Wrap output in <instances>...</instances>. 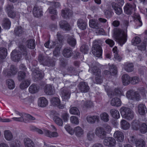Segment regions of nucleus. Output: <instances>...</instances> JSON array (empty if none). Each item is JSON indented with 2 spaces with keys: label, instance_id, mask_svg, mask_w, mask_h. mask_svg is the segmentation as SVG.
Wrapping results in <instances>:
<instances>
[{
  "label": "nucleus",
  "instance_id": "obj_5",
  "mask_svg": "<svg viewBox=\"0 0 147 147\" xmlns=\"http://www.w3.org/2000/svg\"><path fill=\"white\" fill-rule=\"evenodd\" d=\"M92 52L93 54L97 57H100L102 53V50L99 45H94L92 48Z\"/></svg>",
  "mask_w": 147,
  "mask_h": 147
},
{
  "label": "nucleus",
  "instance_id": "obj_9",
  "mask_svg": "<svg viewBox=\"0 0 147 147\" xmlns=\"http://www.w3.org/2000/svg\"><path fill=\"white\" fill-rule=\"evenodd\" d=\"M96 135L100 138L103 139L106 137V135L102 127H98L95 130Z\"/></svg>",
  "mask_w": 147,
  "mask_h": 147
},
{
  "label": "nucleus",
  "instance_id": "obj_62",
  "mask_svg": "<svg viewBox=\"0 0 147 147\" xmlns=\"http://www.w3.org/2000/svg\"><path fill=\"white\" fill-rule=\"evenodd\" d=\"M31 129L32 130L37 132L40 134H42L43 133L44 134V131H43L41 129L35 127H32Z\"/></svg>",
  "mask_w": 147,
  "mask_h": 147
},
{
  "label": "nucleus",
  "instance_id": "obj_2",
  "mask_svg": "<svg viewBox=\"0 0 147 147\" xmlns=\"http://www.w3.org/2000/svg\"><path fill=\"white\" fill-rule=\"evenodd\" d=\"M120 111L122 117L128 120H131L133 118V112L129 108L122 107L120 109Z\"/></svg>",
  "mask_w": 147,
  "mask_h": 147
},
{
  "label": "nucleus",
  "instance_id": "obj_30",
  "mask_svg": "<svg viewBox=\"0 0 147 147\" xmlns=\"http://www.w3.org/2000/svg\"><path fill=\"white\" fill-rule=\"evenodd\" d=\"M11 22L8 19H5L3 20L2 23V27L5 29H9L11 26Z\"/></svg>",
  "mask_w": 147,
  "mask_h": 147
},
{
  "label": "nucleus",
  "instance_id": "obj_35",
  "mask_svg": "<svg viewBox=\"0 0 147 147\" xmlns=\"http://www.w3.org/2000/svg\"><path fill=\"white\" fill-rule=\"evenodd\" d=\"M72 14V12L71 10L66 9L62 11L61 15L64 18L69 17Z\"/></svg>",
  "mask_w": 147,
  "mask_h": 147
},
{
  "label": "nucleus",
  "instance_id": "obj_45",
  "mask_svg": "<svg viewBox=\"0 0 147 147\" xmlns=\"http://www.w3.org/2000/svg\"><path fill=\"white\" fill-rule=\"evenodd\" d=\"M7 84L8 88L10 89H12L15 87V84L13 80L11 79H9L7 81Z\"/></svg>",
  "mask_w": 147,
  "mask_h": 147
},
{
  "label": "nucleus",
  "instance_id": "obj_53",
  "mask_svg": "<svg viewBox=\"0 0 147 147\" xmlns=\"http://www.w3.org/2000/svg\"><path fill=\"white\" fill-rule=\"evenodd\" d=\"M65 128L67 131L70 134L73 135L74 133V130H73L69 125H66L65 126Z\"/></svg>",
  "mask_w": 147,
  "mask_h": 147
},
{
  "label": "nucleus",
  "instance_id": "obj_11",
  "mask_svg": "<svg viewBox=\"0 0 147 147\" xmlns=\"http://www.w3.org/2000/svg\"><path fill=\"white\" fill-rule=\"evenodd\" d=\"M86 120L89 123L92 124L96 121L98 122L99 119V117L97 115L88 116L86 117Z\"/></svg>",
  "mask_w": 147,
  "mask_h": 147
},
{
  "label": "nucleus",
  "instance_id": "obj_40",
  "mask_svg": "<svg viewBox=\"0 0 147 147\" xmlns=\"http://www.w3.org/2000/svg\"><path fill=\"white\" fill-rule=\"evenodd\" d=\"M139 122L138 120H133L131 123V128L133 129L138 130L139 128Z\"/></svg>",
  "mask_w": 147,
  "mask_h": 147
},
{
  "label": "nucleus",
  "instance_id": "obj_42",
  "mask_svg": "<svg viewBox=\"0 0 147 147\" xmlns=\"http://www.w3.org/2000/svg\"><path fill=\"white\" fill-rule=\"evenodd\" d=\"M107 92L109 96H110L111 95H115L117 96H120L122 95V92L119 89H116L115 90V94L113 93L112 94V92L111 91H107Z\"/></svg>",
  "mask_w": 147,
  "mask_h": 147
},
{
  "label": "nucleus",
  "instance_id": "obj_58",
  "mask_svg": "<svg viewBox=\"0 0 147 147\" xmlns=\"http://www.w3.org/2000/svg\"><path fill=\"white\" fill-rule=\"evenodd\" d=\"M10 147H20L19 141L15 140L11 142L10 144Z\"/></svg>",
  "mask_w": 147,
  "mask_h": 147
},
{
  "label": "nucleus",
  "instance_id": "obj_19",
  "mask_svg": "<svg viewBox=\"0 0 147 147\" xmlns=\"http://www.w3.org/2000/svg\"><path fill=\"white\" fill-rule=\"evenodd\" d=\"M11 58L12 60L15 61H18L21 58V55L18 54L16 50H14L11 53Z\"/></svg>",
  "mask_w": 147,
  "mask_h": 147
},
{
  "label": "nucleus",
  "instance_id": "obj_17",
  "mask_svg": "<svg viewBox=\"0 0 147 147\" xmlns=\"http://www.w3.org/2000/svg\"><path fill=\"white\" fill-rule=\"evenodd\" d=\"M48 104V101L46 98L41 97L38 99V105L41 107H45Z\"/></svg>",
  "mask_w": 147,
  "mask_h": 147
},
{
  "label": "nucleus",
  "instance_id": "obj_1",
  "mask_svg": "<svg viewBox=\"0 0 147 147\" xmlns=\"http://www.w3.org/2000/svg\"><path fill=\"white\" fill-rule=\"evenodd\" d=\"M127 31L126 29L123 30L120 29H117L114 32L113 38L121 46L124 44L127 40Z\"/></svg>",
  "mask_w": 147,
  "mask_h": 147
},
{
  "label": "nucleus",
  "instance_id": "obj_3",
  "mask_svg": "<svg viewBox=\"0 0 147 147\" xmlns=\"http://www.w3.org/2000/svg\"><path fill=\"white\" fill-rule=\"evenodd\" d=\"M19 116L20 117H13L12 119L15 121H24V120H34L35 118L28 114L19 113Z\"/></svg>",
  "mask_w": 147,
  "mask_h": 147
},
{
  "label": "nucleus",
  "instance_id": "obj_24",
  "mask_svg": "<svg viewBox=\"0 0 147 147\" xmlns=\"http://www.w3.org/2000/svg\"><path fill=\"white\" fill-rule=\"evenodd\" d=\"M110 71V72L107 70H105L104 71V74L105 75H108L111 73L112 75H114L117 73V69L114 65H113L111 67Z\"/></svg>",
  "mask_w": 147,
  "mask_h": 147
},
{
  "label": "nucleus",
  "instance_id": "obj_26",
  "mask_svg": "<svg viewBox=\"0 0 147 147\" xmlns=\"http://www.w3.org/2000/svg\"><path fill=\"white\" fill-rule=\"evenodd\" d=\"M100 120L104 122H107L109 120V115L106 113H101L100 115Z\"/></svg>",
  "mask_w": 147,
  "mask_h": 147
},
{
  "label": "nucleus",
  "instance_id": "obj_15",
  "mask_svg": "<svg viewBox=\"0 0 147 147\" xmlns=\"http://www.w3.org/2000/svg\"><path fill=\"white\" fill-rule=\"evenodd\" d=\"M4 136L5 139L8 141L13 140V136L12 132L9 130H5L4 132Z\"/></svg>",
  "mask_w": 147,
  "mask_h": 147
},
{
  "label": "nucleus",
  "instance_id": "obj_57",
  "mask_svg": "<svg viewBox=\"0 0 147 147\" xmlns=\"http://www.w3.org/2000/svg\"><path fill=\"white\" fill-rule=\"evenodd\" d=\"M136 25V28H138V27L141 26L142 25V23L140 20V18L138 17L137 19H136L135 20Z\"/></svg>",
  "mask_w": 147,
  "mask_h": 147
},
{
  "label": "nucleus",
  "instance_id": "obj_18",
  "mask_svg": "<svg viewBox=\"0 0 147 147\" xmlns=\"http://www.w3.org/2000/svg\"><path fill=\"white\" fill-rule=\"evenodd\" d=\"M45 92L48 95H52L55 92L54 87L50 85H47L46 86Z\"/></svg>",
  "mask_w": 147,
  "mask_h": 147
},
{
  "label": "nucleus",
  "instance_id": "obj_32",
  "mask_svg": "<svg viewBox=\"0 0 147 147\" xmlns=\"http://www.w3.org/2000/svg\"><path fill=\"white\" fill-rule=\"evenodd\" d=\"M39 87L35 84H33L29 88V92L31 93L34 94L39 89Z\"/></svg>",
  "mask_w": 147,
  "mask_h": 147
},
{
  "label": "nucleus",
  "instance_id": "obj_51",
  "mask_svg": "<svg viewBox=\"0 0 147 147\" xmlns=\"http://www.w3.org/2000/svg\"><path fill=\"white\" fill-rule=\"evenodd\" d=\"M67 41L69 45L72 47H74L76 44V40L73 38V36H71L69 38Z\"/></svg>",
  "mask_w": 147,
  "mask_h": 147
},
{
  "label": "nucleus",
  "instance_id": "obj_22",
  "mask_svg": "<svg viewBox=\"0 0 147 147\" xmlns=\"http://www.w3.org/2000/svg\"><path fill=\"white\" fill-rule=\"evenodd\" d=\"M118 4L115 3H113L112 4V6L115 11V13L117 15L121 14L122 12L121 8L120 6H118Z\"/></svg>",
  "mask_w": 147,
  "mask_h": 147
},
{
  "label": "nucleus",
  "instance_id": "obj_31",
  "mask_svg": "<svg viewBox=\"0 0 147 147\" xmlns=\"http://www.w3.org/2000/svg\"><path fill=\"white\" fill-rule=\"evenodd\" d=\"M110 113L112 117L118 119L120 117L119 111L115 109H112L110 111Z\"/></svg>",
  "mask_w": 147,
  "mask_h": 147
},
{
  "label": "nucleus",
  "instance_id": "obj_55",
  "mask_svg": "<svg viewBox=\"0 0 147 147\" xmlns=\"http://www.w3.org/2000/svg\"><path fill=\"white\" fill-rule=\"evenodd\" d=\"M23 32V30L21 27H18L16 28L14 31V33L17 35L19 36Z\"/></svg>",
  "mask_w": 147,
  "mask_h": 147
},
{
  "label": "nucleus",
  "instance_id": "obj_39",
  "mask_svg": "<svg viewBox=\"0 0 147 147\" xmlns=\"http://www.w3.org/2000/svg\"><path fill=\"white\" fill-rule=\"evenodd\" d=\"M53 120L56 124L60 126H62L63 125V121L59 117L55 116L53 117Z\"/></svg>",
  "mask_w": 147,
  "mask_h": 147
},
{
  "label": "nucleus",
  "instance_id": "obj_54",
  "mask_svg": "<svg viewBox=\"0 0 147 147\" xmlns=\"http://www.w3.org/2000/svg\"><path fill=\"white\" fill-rule=\"evenodd\" d=\"M140 42V38L137 36L134 38L131 41V42L133 45H136L139 44Z\"/></svg>",
  "mask_w": 147,
  "mask_h": 147
},
{
  "label": "nucleus",
  "instance_id": "obj_50",
  "mask_svg": "<svg viewBox=\"0 0 147 147\" xmlns=\"http://www.w3.org/2000/svg\"><path fill=\"white\" fill-rule=\"evenodd\" d=\"M103 129L105 132L106 135L107 133H109L111 130V127L107 124H105L103 126Z\"/></svg>",
  "mask_w": 147,
  "mask_h": 147
},
{
  "label": "nucleus",
  "instance_id": "obj_7",
  "mask_svg": "<svg viewBox=\"0 0 147 147\" xmlns=\"http://www.w3.org/2000/svg\"><path fill=\"white\" fill-rule=\"evenodd\" d=\"M13 7L12 5H8L6 7L5 10L7 12L8 16L11 18H14L15 16H17V18H19V15H16V13L13 11Z\"/></svg>",
  "mask_w": 147,
  "mask_h": 147
},
{
  "label": "nucleus",
  "instance_id": "obj_52",
  "mask_svg": "<svg viewBox=\"0 0 147 147\" xmlns=\"http://www.w3.org/2000/svg\"><path fill=\"white\" fill-rule=\"evenodd\" d=\"M140 131L142 133H144L147 131V125L145 123H143L140 127Z\"/></svg>",
  "mask_w": 147,
  "mask_h": 147
},
{
  "label": "nucleus",
  "instance_id": "obj_63",
  "mask_svg": "<svg viewBox=\"0 0 147 147\" xmlns=\"http://www.w3.org/2000/svg\"><path fill=\"white\" fill-rule=\"evenodd\" d=\"M105 42L109 45L111 47H112L114 45V41L110 39H108L105 41Z\"/></svg>",
  "mask_w": 147,
  "mask_h": 147
},
{
  "label": "nucleus",
  "instance_id": "obj_6",
  "mask_svg": "<svg viewBox=\"0 0 147 147\" xmlns=\"http://www.w3.org/2000/svg\"><path fill=\"white\" fill-rule=\"evenodd\" d=\"M136 6L134 4L127 3L124 7V12L127 14H131L135 10Z\"/></svg>",
  "mask_w": 147,
  "mask_h": 147
},
{
  "label": "nucleus",
  "instance_id": "obj_23",
  "mask_svg": "<svg viewBox=\"0 0 147 147\" xmlns=\"http://www.w3.org/2000/svg\"><path fill=\"white\" fill-rule=\"evenodd\" d=\"M122 82L124 85H127L131 82V78L127 74L123 75L122 77Z\"/></svg>",
  "mask_w": 147,
  "mask_h": 147
},
{
  "label": "nucleus",
  "instance_id": "obj_56",
  "mask_svg": "<svg viewBox=\"0 0 147 147\" xmlns=\"http://www.w3.org/2000/svg\"><path fill=\"white\" fill-rule=\"evenodd\" d=\"M61 117L63 119L64 122H67L68 120L69 117V114L67 113H64L61 115Z\"/></svg>",
  "mask_w": 147,
  "mask_h": 147
},
{
  "label": "nucleus",
  "instance_id": "obj_41",
  "mask_svg": "<svg viewBox=\"0 0 147 147\" xmlns=\"http://www.w3.org/2000/svg\"><path fill=\"white\" fill-rule=\"evenodd\" d=\"M69 113L73 115H80V113L78 109L76 107H72L69 109Z\"/></svg>",
  "mask_w": 147,
  "mask_h": 147
},
{
  "label": "nucleus",
  "instance_id": "obj_27",
  "mask_svg": "<svg viewBox=\"0 0 147 147\" xmlns=\"http://www.w3.org/2000/svg\"><path fill=\"white\" fill-rule=\"evenodd\" d=\"M24 142L26 147H35L34 142L29 138L25 139Z\"/></svg>",
  "mask_w": 147,
  "mask_h": 147
},
{
  "label": "nucleus",
  "instance_id": "obj_29",
  "mask_svg": "<svg viewBox=\"0 0 147 147\" xmlns=\"http://www.w3.org/2000/svg\"><path fill=\"white\" fill-rule=\"evenodd\" d=\"M59 26L61 28L66 30H69L70 27L66 21H62L59 23Z\"/></svg>",
  "mask_w": 147,
  "mask_h": 147
},
{
  "label": "nucleus",
  "instance_id": "obj_20",
  "mask_svg": "<svg viewBox=\"0 0 147 147\" xmlns=\"http://www.w3.org/2000/svg\"><path fill=\"white\" fill-rule=\"evenodd\" d=\"M121 127L123 130H127L130 127V124L127 121L124 119H122L120 122Z\"/></svg>",
  "mask_w": 147,
  "mask_h": 147
},
{
  "label": "nucleus",
  "instance_id": "obj_38",
  "mask_svg": "<svg viewBox=\"0 0 147 147\" xmlns=\"http://www.w3.org/2000/svg\"><path fill=\"white\" fill-rule=\"evenodd\" d=\"M17 72V70L16 69L14 66L12 65L9 71L7 72V75L8 76H12L15 74Z\"/></svg>",
  "mask_w": 147,
  "mask_h": 147
},
{
  "label": "nucleus",
  "instance_id": "obj_14",
  "mask_svg": "<svg viewBox=\"0 0 147 147\" xmlns=\"http://www.w3.org/2000/svg\"><path fill=\"white\" fill-rule=\"evenodd\" d=\"M79 88L83 92H87L89 89V87L86 83L81 82L79 84Z\"/></svg>",
  "mask_w": 147,
  "mask_h": 147
},
{
  "label": "nucleus",
  "instance_id": "obj_13",
  "mask_svg": "<svg viewBox=\"0 0 147 147\" xmlns=\"http://www.w3.org/2000/svg\"><path fill=\"white\" fill-rule=\"evenodd\" d=\"M33 14L35 17H38L42 15V11L41 8L35 6L33 10Z\"/></svg>",
  "mask_w": 147,
  "mask_h": 147
},
{
  "label": "nucleus",
  "instance_id": "obj_61",
  "mask_svg": "<svg viewBox=\"0 0 147 147\" xmlns=\"http://www.w3.org/2000/svg\"><path fill=\"white\" fill-rule=\"evenodd\" d=\"M25 73L20 71L18 73V79L21 81L25 78Z\"/></svg>",
  "mask_w": 147,
  "mask_h": 147
},
{
  "label": "nucleus",
  "instance_id": "obj_36",
  "mask_svg": "<svg viewBox=\"0 0 147 147\" xmlns=\"http://www.w3.org/2000/svg\"><path fill=\"white\" fill-rule=\"evenodd\" d=\"M136 147H145L146 143L142 139H140L136 141L135 142Z\"/></svg>",
  "mask_w": 147,
  "mask_h": 147
},
{
  "label": "nucleus",
  "instance_id": "obj_25",
  "mask_svg": "<svg viewBox=\"0 0 147 147\" xmlns=\"http://www.w3.org/2000/svg\"><path fill=\"white\" fill-rule=\"evenodd\" d=\"M138 112L140 114L144 115L146 112V108L145 105L142 104L139 105L138 107Z\"/></svg>",
  "mask_w": 147,
  "mask_h": 147
},
{
  "label": "nucleus",
  "instance_id": "obj_16",
  "mask_svg": "<svg viewBox=\"0 0 147 147\" xmlns=\"http://www.w3.org/2000/svg\"><path fill=\"white\" fill-rule=\"evenodd\" d=\"M77 25L81 30H84L86 29L87 25L86 23L82 19H79L77 21Z\"/></svg>",
  "mask_w": 147,
  "mask_h": 147
},
{
  "label": "nucleus",
  "instance_id": "obj_44",
  "mask_svg": "<svg viewBox=\"0 0 147 147\" xmlns=\"http://www.w3.org/2000/svg\"><path fill=\"white\" fill-rule=\"evenodd\" d=\"M30 84V82L28 80L23 81L20 85V88L22 89L27 88Z\"/></svg>",
  "mask_w": 147,
  "mask_h": 147
},
{
  "label": "nucleus",
  "instance_id": "obj_12",
  "mask_svg": "<svg viewBox=\"0 0 147 147\" xmlns=\"http://www.w3.org/2000/svg\"><path fill=\"white\" fill-rule=\"evenodd\" d=\"M114 137L117 141L121 142L123 141L124 138L123 134L121 131H116L113 135Z\"/></svg>",
  "mask_w": 147,
  "mask_h": 147
},
{
  "label": "nucleus",
  "instance_id": "obj_48",
  "mask_svg": "<svg viewBox=\"0 0 147 147\" xmlns=\"http://www.w3.org/2000/svg\"><path fill=\"white\" fill-rule=\"evenodd\" d=\"M70 121L71 122L74 124L77 125L79 123V121L78 118L75 116H71L70 117Z\"/></svg>",
  "mask_w": 147,
  "mask_h": 147
},
{
  "label": "nucleus",
  "instance_id": "obj_37",
  "mask_svg": "<svg viewBox=\"0 0 147 147\" xmlns=\"http://www.w3.org/2000/svg\"><path fill=\"white\" fill-rule=\"evenodd\" d=\"M133 65L131 63H126L125 64L123 68L127 72H131L133 69Z\"/></svg>",
  "mask_w": 147,
  "mask_h": 147
},
{
  "label": "nucleus",
  "instance_id": "obj_59",
  "mask_svg": "<svg viewBox=\"0 0 147 147\" xmlns=\"http://www.w3.org/2000/svg\"><path fill=\"white\" fill-rule=\"evenodd\" d=\"M139 79L138 78L134 77L131 78V83L133 84H135L139 82Z\"/></svg>",
  "mask_w": 147,
  "mask_h": 147
},
{
  "label": "nucleus",
  "instance_id": "obj_28",
  "mask_svg": "<svg viewBox=\"0 0 147 147\" xmlns=\"http://www.w3.org/2000/svg\"><path fill=\"white\" fill-rule=\"evenodd\" d=\"M111 104L113 106L119 107L121 105V102L118 98H115L111 100Z\"/></svg>",
  "mask_w": 147,
  "mask_h": 147
},
{
  "label": "nucleus",
  "instance_id": "obj_8",
  "mask_svg": "<svg viewBox=\"0 0 147 147\" xmlns=\"http://www.w3.org/2000/svg\"><path fill=\"white\" fill-rule=\"evenodd\" d=\"M51 102L54 106H57L60 109H63L65 106L64 105L61 104L60 100L57 97H53L52 98Z\"/></svg>",
  "mask_w": 147,
  "mask_h": 147
},
{
  "label": "nucleus",
  "instance_id": "obj_34",
  "mask_svg": "<svg viewBox=\"0 0 147 147\" xmlns=\"http://www.w3.org/2000/svg\"><path fill=\"white\" fill-rule=\"evenodd\" d=\"M89 26L92 28H97L98 27V24L94 19H91L89 22Z\"/></svg>",
  "mask_w": 147,
  "mask_h": 147
},
{
  "label": "nucleus",
  "instance_id": "obj_64",
  "mask_svg": "<svg viewBox=\"0 0 147 147\" xmlns=\"http://www.w3.org/2000/svg\"><path fill=\"white\" fill-rule=\"evenodd\" d=\"M44 134L48 137L51 138V132L47 129H44Z\"/></svg>",
  "mask_w": 147,
  "mask_h": 147
},
{
  "label": "nucleus",
  "instance_id": "obj_21",
  "mask_svg": "<svg viewBox=\"0 0 147 147\" xmlns=\"http://www.w3.org/2000/svg\"><path fill=\"white\" fill-rule=\"evenodd\" d=\"M74 131L75 135L77 137L81 136L84 134L83 130L79 126L75 127Z\"/></svg>",
  "mask_w": 147,
  "mask_h": 147
},
{
  "label": "nucleus",
  "instance_id": "obj_4",
  "mask_svg": "<svg viewBox=\"0 0 147 147\" xmlns=\"http://www.w3.org/2000/svg\"><path fill=\"white\" fill-rule=\"evenodd\" d=\"M126 96L129 99L139 100L140 98L139 94L132 90L127 91L126 94Z\"/></svg>",
  "mask_w": 147,
  "mask_h": 147
},
{
  "label": "nucleus",
  "instance_id": "obj_10",
  "mask_svg": "<svg viewBox=\"0 0 147 147\" xmlns=\"http://www.w3.org/2000/svg\"><path fill=\"white\" fill-rule=\"evenodd\" d=\"M116 143L115 139L112 137H107L104 140L103 144L105 146L109 147L114 146Z\"/></svg>",
  "mask_w": 147,
  "mask_h": 147
},
{
  "label": "nucleus",
  "instance_id": "obj_60",
  "mask_svg": "<svg viewBox=\"0 0 147 147\" xmlns=\"http://www.w3.org/2000/svg\"><path fill=\"white\" fill-rule=\"evenodd\" d=\"M88 50V49L87 46L85 45L82 46L80 48V51L84 54L87 53Z\"/></svg>",
  "mask_w": 147,
  "mask_h": 147
},
{
  "label": "nucleus",
  "instance_id": "obj_47",
  "mask_svg": "<svg viewBox=\"0 0 147 147\" xmlns=\"http://www.w3.org/2000/svg\"><path fill=\"white\" fill-rule=\"evenodd\" d=\"M63 56L66 57H69L72 54V51L68 49H65L63 51Z\"/></svg>",
  "mask_w": 147,
  "mask_h": 147
},
{
  "label": "nucleus",
  "instance_id": "obj_46",
  "mask_svg": "<svg viewBox=\"0 0 147 147\" xmlns=\"http://www.w3.org/2000/svg\"><path fill=\"white\" fill-rule=\"evenodd\" d=\"M113 51L114 54V58L120 61L121 59V57L118 55L117 48V47H115L113 49Z\"/></svg>",
  "mask_w": 147,
  "mask_h": 147
},
{
  "label": "nucleus",
  "instance_id": "obj_43",
  "mask_svg": "<svg viewBox=\"0 0 147 147\" xmlns=\"http://www.w3.org/2000/svg\"><path fill=\"white\" fill-rule=\"evenodd\" d=\"M70 96V93L67 91L65 90L61 93V97L64 100L69 99Z\"/></svg>",
  "mask_w": 147,
  "mask_h": 147
},
{
  "label": "nucleus",
  "instance_id": "obj_49",
  "mask_svg": "<svg viewBox=\"0 0 147 147\" xmlns=\"http://www.w3.org/2000/svg\"><path fill=\"white\" fill-rule=\"evenodd\" d=\"M34 42V41L33 39L28 40L27 42V45L28 47L31 49H34L35 47Z\"/></svg>",
  "mask_w": 147,
  "mask_h": 147
},
{
  "label": "nucleus",
  "instance_id": "obj_33",
  "mask_svg": "<svg viewBox=\"0 0 147 147\" xmlns=\"http://www.w3.org/2000/svg\"><path fill=\"white\" fill-rule=\"evenodd\" d=\"M7 55V50L5 47H0V57L2 59H4Z\"/></svg>",
  "mask_w": 147,
  "mask_h": 147
}]
</instances>
